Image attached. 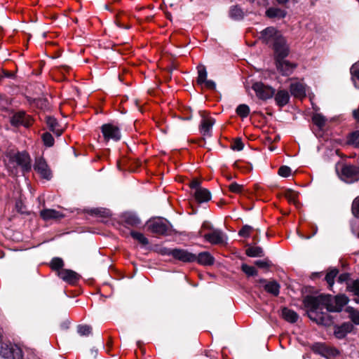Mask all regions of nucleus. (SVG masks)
I'll return each instance as SVG.
<instances>
[{
	"mask_svg": "<svg viewBox=\"0 0 359 359\" xmlns=\"http://www.w3.org/2000/svg\"><path fill=\"white\" fill-rule=\"evenodd\" d=\"M282 316L287 322L293 323H295L299 318L298 314L286 307L282 309Z\"/></svg>",
	"mask_w": 359,
	"mask_h": 359,
	"instance_id": "obj_22",
	"label": "nucleus"
},
{
	"mask_svg": "<svg viewBox=\"0 0 359 359\" xmlns=\"http://www.w3.org/2000/svg\"><path fill=\"white\" fill-rule=\"evenodd\" d=\"M290 99L288 93L286 90H278L276 95L275 100L279 106L285 105Z\"/></svg>",
	"mask_w": 359,
	"mask_h": 359,
	"instance_id": "obj_23",
	"label": "nucleus"
},
{
	"mask_svg": "<svg viewBox=\"0 0 359 359\" xmlns=\"http://www.w3.org/2000/svg\"><path fill=\"white\" fill-rule=\"evenodd\" d=\"M244 147V144L241 141V138H237L233 142V144L231 145V148L233 150L241 151Z\"/></svg>",
	"mask_w": 359,
	"mask_h": 359,
	"instance_id": "obj_48",
	"label": "nucleus"
},
{
	"mask_svg": "<svg viewBox=\"0 0 359 359\" xmlns=\"http://www.w3.org/2000/svg\"><path fill=\"white\" fill-rule=\"evenodd\" d=\"M348 142L355 147L359 148V131L354 132L351 134Z\"/></svg>",
	"mask_w": 359,
	"mask_h": 359,
	"instance_id": "obj_40",
	"label": "nucleus"
},
{
	"mask_svg": "<svg viewBox=\"0 0 359 359\" xmlns=\"http://www.w3.org/2000/svg\"><path fill=\"white\" fill-rule=\"evenodd\" d=\"M291 173V169L288 166L283 165L278 170V175L283 177H288Z\"/></svg>",
	"mask_w": 359,
	"mask_h": 359,
	"instance_id": "obj_47",
	"label": "nucleus"
},
{
	"mask_svg": "<svg viewBox=\"0 0 359 359\" xmlns=\"http://www.w3.org/2000/svg\"><path fill=\"white\" fill-rule=\"evenodd\" d=\"M0 356L4 359H21L23 357L22 351L16 344H4L0 347Z\"/></svg>",
	"mask_w": 359,
	"mask_h": 359,
	"instance_id": "obj_3",
	"label": "nucleus"
},
{
	"mask_svg": "<svg viewBox=\"0 0 359 359\" xmlns=\"http://www.w3.org/2000/svg\"><path fill=\"white\" fill-rule=\"evenodd\" d=\"M283 195L290 203L297 204V198L298 196L297 192H295L292 189H288L285 191Z\"/></svg>",
	"mask_w": 359,
	"mask_h": 359,
	"instance_id": "obj_35",
	"label": "nucleus"
},
{
	"mask_svg": "<svg viewBox=\"0 0 359 359\" xmlns=\"http://www.w3.org/2000/svg\"><path fill=\"white\" fill-rule=\"evenodd\" d=\"M313 122L318 128H322L326 123L327 119L320 114H315L312 117Z\"/></svg>",
	"mask_w": 359,
	"mask_h": 359,
	"instance_id": "obj_33",
	"label": "nucleus"
},
{
	"mask_svg": "<svg viewBox=\"0 0 359 359\" xmlns=\"http://www.w3.org/2000/svg\"><path fill=\"white\" fill-rule=\"evenodd\" d=\"M40 215L46 221L58 220L65 217L63 213L53 209H44L40 212Z\"/></svg>",
	"mask_w": 359,
	"mask_h": 359,
	"instance_id": "obj_16",
	"label": "nucleus"
},
{
	"mask_svg": "<svg viewBox=\"0 0 359 359\" xmlns=\"http://www.w3.org/2000/svg\"><path fill=\"white\" fill-rule=\"evenodd\" d=\"M266 15L269 18H283L285 16L286 13L280 8L272 7L266 11Z\"/></svg>",
	"mask_w": 359,
	"mask_h": 359,
	"instance_id": "obj_24",
	"label": "nucleus"
},
{
	"mask_svg": "<svg viewBox=\"0 0 359 359\" xmlns=\"http://www.w3.org/2000/svg\"><path fill=\"white\" fill-rule=\"evenodd\" d=\"M349 299L345 294L334 297L330 294H320L316 297L306 296L304 299L306 307L309 308L308 317L318 325L330 326L333 319L328 312H340L348 304Z\"/></svg>",
	"mask_w": 359,
	"mask_h": 359,
	"instance_id": "obj_1",
	"label": "nucleus"
},
{
	"mask_svg": "<svg viewBox=\"0 0 359 359\" xmlns=\"http://www.w3.org/2000/svg\"><path fill=\"white\" fill-rule=\"evenodd\" d=\"M203 237L207 241L213 245L222 243L224 241V235L219 229H213L211 233L205 234Z\"/></svg>",
	"mask_w": 359,
	"mask_h": 359,
	"instance_id": "obj_15",
	"label": "nucleus"
},
{
	"mask_svg": "<svg viewBox=\"0 0 359 359\" xmlns=\"http://www.w3.org/2000/svg\"><path fill=\"white\" fill-rule=\"evenodd\" d=\"M272 45L277 57H285L288 55L289 48L282 34Z\"/></svg>",
	"mask_w": 359,
	"mask_h": 359,
	"instance_id": "obj_10",
	"label": "nucleus"
},
{
	"mask_svg": "<svg viewBox=\"0 0 359 359\" xmlns=\"http://www.w3.org/2000/svg\"><path fill=\"white\" fill-rule=\"evenodd\" d=\"M42 139L44 144L47 147H52L54 144V139L48 133H44L42 136Z\"/></svg>",
	"mask_w": 359,
	"mask_h": 359,
	"instance_id": "obj_41",
	"label": "nucleus"
},
{
	"mask_svg": "<svg viewBox=\"0 0 359 359\" xmlns=\"http://www.w3.org/2000/svg\"><path fill=\"white\" fill-rule=\"evenodd\" d=\"M279 4H285L289 1V0H276Z\"/></svg>",
	"mask_w": 359,
	"mask_h": 359,
	"instance_id": "obj_58",
	"label": "nucleus"
},
{
	"mask_svg": "<svg viewBox=\"0 0 359 359\" xmlns=\"http://www.w3.org/2000/svg\"><path fill=\"white\" fill-rule=\"evenodd\" d=\"M353 325L349 322L344 323L341 325L334 326V334L337 339H344L348 333L353 330Z\"/></svg>",
	"mask_w": 359,
	"mask_h": 359,
	"instance_id": "obj_14",
	"label": "nucleus"
},
{
	"mask_svg": "<svg viewBox=\"0 0 359 359\" xmlns=\"http://www.w3.org/2000/svg\"><path fill=\"white\" fill-rule=\"evenodd\" d=\"M312 350L313 352L318 353L321 357L327 358L331 357H337L339 355V353L337 349L320 343L313 344L312 346Z\"/></svg>",
	"mask_w": 359,
	"mask_h": 359,
	"instance_id": "obj_8",
	"label": "nucleus"
},
{
	"mask_svg": "<svg viewBox=\"0 0 359 359\" xmlns=\"http://www.w3.org/2000/svg\"><path fill=\"white\" fill-rule=\"evenodd\" d=\"M1 340H2V331L0 329V342L1 341Z\"/></svg>",
	"mask_w": 359,
	"mask_h": 359,
	"instance_id": "obj_59",
	"label": "nucleus"
},
{
	"mask_svg": "<svg viewBox=\"0 0 359 359\" xmlns=\"http://www.w3.org/2000/svg\"><path fill=\"white\" fill-rule=\"evenodd\" d=\"M197 256L187 250H181V262H193L196 261Z\"/></svg>",
	"mask_w": 359,
	"mask_h": 359,
	"instance_id": "obj_32",
	"label": "nucleus"
},
{
	"mask_svg": "<svg viewBox=\"0 0 359 359\" xmlns=\"http://www.w3.org/2000/svg\"><path fill=\"white\" fill-rule=\"evenodd\" d=\"M190 187H191V188H193V189H194V188H195L196 189L197 188H201V187L199 186V182H198V181H197V180H194V181H192V182H191V183L190 184Z\"/></svg>",
	"mask_w": 359,
	"mask_h": 359,
	"instance_id": "obj_55",
	"label": "nucleus"
},
{
	"mask_svg": "<svg viewBox=\"0 0 359 359\" xmlns=\"http://www.w3.org/2000/svg\"><path fill=\"white\" fill-rule=\"evenodd\" d=\"M58 276L63 280L73 283L79 279V275L74 271L62 269L57 271Z\"/></svg>",
	"mask_w": 359,
	"mask_h": 359,
	"instance_id": "obj_17",
	"label": "nucleus"
},
{
	"mask_svg": "<svg viewBox=\"0 0 359 359\" xmlns=\"http://www.w3.org/2000/svg\"><path fill=\"white\" fill-rule=\"evenodd\" d=\"M63 266V261L60 258H54L51 261V267L54 270H57V271L62 269Z\"/></svg>",
	"mask_w": 359,
	"mask_h": 359,
	"instance_id": "obj_43",
	"label": "nucleus"
},
{
	"mask_svg": "<svg viewBox=\"0 0 359 359\" xmlns=\"http://www.w3.org/2000/svg\"><path fill=\"white\" fill-rule=\"evenodd\" d=\"M12 160L21 166L23 170L28 171L31 168L29 156L27 153H18L12 157Z\"/></svg>",
	"mask_w": 359,
	"mask_h": 359,
	"instance_id": "obj_13",
	"label": "nucleus"
},
{
	"mask_svg": "<svg viewBox=\"0 0 359 359\" xmlns=\"http://www.w3.org/2000/svg\"><path fill=\"white\" fill-rule=\"evenodd\" d=\"M350 278V273H344L339 275L338 278V281L340 283L346 282Z\"/></svg>",
	"mask_w": 359,
	"mask_h": 359,
	"instance_id": "obj_50",
	"label": "nucleus"
},
{
	"mask_svg": "<svg viewBox=\"0 0 359 359\" xmlns=\"http://www.w3.org/2000/svg\"><path fill=\"white\" fill-rule=\"evenodd\" d=\"M194 195L198 203H207L211 200V193L205 188H197Z\"/></svg>",
	"mask_w": 359,
	"mask_h": 359,
	"instance_id": "obj_18",
	"label": "nucleus"
},
{
	"mask_svg": "<svg viewBox=\"0 0 359 359\" xmlns=\"http://www.w3.org/2000/svg\"><path fill=\"white\" fill-rule=\"evenodd\" d=\"M196 261L202 265L210 266L213 264L215 259L208 252H203L198 254Z\"/></svg>",
	"mask_w": 359,
	"mask_h": 359,
	"instance_id": "obj_21",
	"label": "nucleus"
},
{
	"mask_svg": "<svg viewBox=\"0 0 359 359\" xmlns=\"http://www.w3.org/2000/svg\"><path fill=\"white\" fill-rule=\"evenodd\" d=\"M241 269L244 273H245L248 276H256L257 274V271L255 267L248 266V264H243L241 266Z\"/></svg>",
	"mask_w": 359,
	"mask_h": 359,
	"instance_id": "obj_39",
	"label": "nucleus"
},
{
	"mask_svg": "<svg viewBox=\"0 0 359 359\" xmlns=\"http://www.w3.org/2000/svg\"><path fill=\"white\" fill-rule=\"evenodd\" d=\"M31 121L30 117L27 116L23 111L15 114L11 119V124L15 126L21 125L25 127H29L31 125Z\"/></svg>",
	"mask_w": 359,
	"mask_h": 359,
	"instance_id": "obj_12",
	"label": "nucleus"
},
{
	"mask_svg": "<svg viewBox=\"0 0 359 359\" xmlns=\"http://www.w3.org/2000/svg\"><path fill=\"white\" fill-rule=\"evenodd\" d=\"M353 116L355 120L359 121V108L353 111Z\"/></svg>",
	"mask_w": 359,
	"mask_h": 359,
	"instance_id": "obj_56",
	"label": "nucleus"
},
{
	"mask_svg": "<svg viewBox=\"0 0 359 359\" xmlns=\"http://www.w3.org/2000/svg\"><path fill=\"white\" fill-rule=\"evenodd\" d=\"M191 237L189 233H187L185 231L181 232V241H187L189 240Z\"/></svg>",
	"mask_w": 359,
	"mask_h": 359,
	"instance_id": "obj_54",
	"label": "nucleus"
},
{
	"mask_svg": "<svg viewBox=\"0 0 359 359\" xmlns=\"http://www.w3.org/2000/svg\"><path fill=\"white\" fill-rule=\"evenodd\" d=\"M236 111L241 118H245L250 114V108L247 104H242L237 107Z\"/></svg>",
	"mask_w": 359,
	"mask_h": 359,
	"instance_id": "obj_34",
	"label": "nucleus"
},
{
	"mask_svg": "<svg viewBox=\"0 0 359 359\" xmlns=\"http://www.w3.org/2000/svg\"><path fill=\"white\" fill-rule=\"evenodd\" d=\"M255 265L261 269H267L270 266L269 261L267 259L264 260H257L255 262Z\"/></svg>",
	"mask_w": 359,
	"mask_h": 359,
	"instance_id": "obj_49",
	"label": "nucleus"
},
{
	"mask_svg": "<svg viewBox=\"0 0 359 359\" xmlns=\"http://www.w3.org/2000/svg\"><path fill=\"white\" fill-rule=\"evenodd\" d=\"M214 123L215 121L213 119H207L203 118L201 125V129L203 135H209V132Z\"/></svg>",
	"mask_w": 359,
	"mask_h": 359,
	"instance_id": "obj_28",
	"label": "nucleus"
},
{
	"mask_svg": "<svg viewBox=\"0 0 359 359\" xmlns=\"http://www.w3.org/2000/svg\"><path fill=\"white\" fill-rule=\"evenodd\" d=\"M276 67L283 75L287 76L293 72L296 65L284 60V57H277Z\"/></svg>",
	"mask_w": 359,
	"mask_h": 359,
	"instance_id": "obj_11",
	"label": "nucleus"
},
{
	"mask_svg": "<svg viewBox=\"0 0 359 359\" xmlns=\"http://www.w3.org/2000/svg\"><path fill=\"white\" fill-rule=\"evenodd\" d=\"M18 204H19V203H16V206H17V207H20V205H18Z\"/></svg>",
	"mask_w": 359,
	"mask_h": 359,
	"instance_id": "obj_63",
	"label": "nucleus"
},
{
	"mask_svg": "<svg viewBox=\"0 0 359 359\" xmlns=\"http://www.w3.org/2000/svg\"><path fill=\"white\" fill-rule=\"evenodd\" d=\"M229 15L234 20H241L244 16L243 11L238 6H233L231 8Z\"/></svg>",
	"mask_w": 359,
	"mask_h": 359,
	"instance_id": "obj_31",
	"label": "nucleus"
},
{
	"mask_svg": "<svg viewBox=\"0 0 359 359\" xmlns=\"http://www.w3.org/2000/svg\"><path fill=\"white\" fill-rule=\"evenodd\" d=\"M317 232V228H316V229H313V233L312 236L315 235Z\"/></svg>",
	"mask_w": 359,
	"mask_h": 359,
	"instance_id": "obj_60",
	"label": "nucleus"
},
{
	"mask_svg": "<svg viewBox=\"0 0 359 359\" xmlns=\"http://www.w3.org/2000/svg\"><path fill=\"white\" fill-rule=\"evenodd\" d=\"M205 79H207V72L205 67L201 66L198 69V83H202Z\"/></svg>",
	"mask_w": 359,
	"mask_h": 359,
	"instance_id": "obj_42",
	"label": "nucleus"
},
{
	"mask_svg": "<svg viewBox=\"0 0 359 359\" xmlns=\"http://www.w3.org/2000/svg\"><path fill=\"white\" fill-rule=\"evenodd\" d=\"M201 228L212 230V231H213V229H215L212 224L208 221H205L203 223Z\"/></svg>",
	"mask_w": 359,
	"mask_h": 359,
	"instance_id": "obj_53",
	"label": "nucleus"
},
{
	"mask_svg": "<svg viewBox=\"0 0 359 359\" xmlns=\"http://www.w3.org/2000/svg\"><path fill=\"white\" fill-rule=\"evenodd\" d=\"M130 234L134 239L137 240L141 244L147 245L149 243L147 238L142 233L131 231Z\"/></svg>",
	"mask_w": 359,
	"mask_h": 359,
	"instance_id": "obj_37",
	"label": "nucleus"
},
{
	"mask_svg": "<svg viewBox=\"0 0 359 359\" xmlns=\"http://www.w3.org/2000/svg\"><path fill=\"white\" fill-rule=\"evenodd\" d=\"M355 302L357 304H359V298H356V299H355Z\"/></svg>",
	"mask_w": 359,
	"mask_h": 359,
	"instance_id": "obj_61",
	"label": "nucleus"
},
{
	"mask_svg": "<svg viewBox=\"0 0 359 359\" xmlns=\"http://www.w3.org/2000/svg\"><path fill=\"white\" fill-rule=\"evenodd\" d=\"M229 189L233 193L240 194L243 191V186L233 182L229 186Z\"/></svg>",
	"mask_w": 359,
	"mask_h": 359,
	"instance_id": "obj_45",
	"label": "nucleus"
},
{
	"mask_svg": "<svg viewBox=\"0 0 359 359\" xmlns=\"http://www.w3.org/2000/svg\"><path fill=\"white\" fill-rule=\"evenodd\" d=\"M252 230V227L249 225H245L243 228L239 231L238 234L243 237H248L251 231Z\"/></svg>",
	"mask_w": 359,
	"mask_h": 359,
	"instance_id": "obj_46",
	"label": "nucleus"
},
{
	"mask_svg": "<svg viewBox=\"0 0 359 359\" xmlns=\"http://www.w3.org/2000/svg\"><path fill=\"white\" fill-rule=\"evenodd\" d=\"M347 290L359 297V279L347 284Z\"/></svg>",
	"mask_w": 359,
	"mask_h": 359,
	"instance_id": "obj_36",
	"label": "nucleus"
},
{
	"mask_svg": "<svg viewBox=\"0 0 359 359\" xmlns=\"http://www.w3.org/2000/svg\"><path fill=\"white\" fill-rule=\"evenodd\" d=\"M259 283L262 284L265 290L274 295L278 296L280 290V285L275 280L267 282L264 279H260Z\"/></svg>",
	"mask_w": 359,
	"mask_h": 359,
	"instance_id": "obj_19",
	"label": "nucleus"
},
{
	"mask_svg": "<svg viewBox=\"0 0 359 359\" xmlns=\"http://www.w3.org/2000/svg\"><path fill=\"white\" fill-rule=\"evenodd\" d=\"M18 204H19V203H16V206H17V207H20V205H18Z\"/></svg>",
	"mask_w": 359,
	"mask_h": 359,
	"instance_id": "obj_62",
	"label": "nucleus"
},
{
	"mask_svg": "<svg viewBox=\"0 0 359 359\" xmlns=\"http://www.w3.org/2000/svg\"><path fill=\"white\" fill-rule=\"evenodd\" d=\"M351 210L355 217H359V196L353 200Z\"/></svg>",
	"mask_w": 359,
	"mask_h": 359,
	"instance_id": "obj_44",
	"label": "nucleus"
},
{
	"mask_svg": "<svg viewBox=\"0 0 359 359\" xmlns=\"http://www.w3.org/2000/svg\"><path fill=\"white\" fill-rule=\"evenodd\" d=\"M34 168L43 178L46 180L50 178L51 171L43 158H37L36 159Z\"/></svg>",
	"mask_w": 359,
	"mask_h": 359,
	"instance_id": "obj_9",
	"label": "nucleus"
},
{
	"mask_svg": "<svg viewBox=\"0 0 359 359\" xmlns=\"http://www.w3.org/2000/svg\"><path fill=\"white\" fill-rule=\"evenodd\" d=\"M341 177L347 182H352L359 178V167L353 165H344L341 170Z\"/></svg>",
	"mask_w": 359,
	"mask_h": 359,
	"instance_id": "obj_4",
	"label": "nucleus"
},
{
	"mask_svg": "<svg viewBox=\"0 0 359 359\" xmlns=\"http://www.w3.org/2000/svg\"><path fill=\"white\" fill-rule=\"evenodd\" d=\"M281 35V33L278 31L275 27H269L263 29L260 32L259 39L266 44L272 45L276 40L278 39Z\"/></svg>",
	"mask_w": 359,
	"mask_h": 359,
	"instance_id": "obj_7",
	"label": "nucleus"
},
{
	"mask_svg": "<svg viewBox=\"0 0 359 359\" xmlns=\"http://www.w3.org/2000/svg\"><path fill=\"white\" fill-rule=\"evenodd\" d=\"M245 253L248 256L251 257H261L264 255L263 249L260 247H249Z\"/></svg>",
	"mask_w": 359,
	"mask_h": 359,
	"instance_id": "obj_25",
	"label": "nucleus"
},
{
	"mask_svg": "<svg viewBox=\"0 0 359 359\" xmlns=\"http://www.w3.org/2000/svg\"><path fill=\"white\" fill-rule=\"evenodd\" d=\"M147 225L149 231L159 235L166 234L171 228L168 221L162 217L152 218L147 222Z\"/></svg>",
	"mask_w": 359,
	"mask_h": 359,
	"instance_id": "obj_2",
	"label": "nucleus"
},
{
	"mask_svg": "<svg viewBox=\"0 0 359 359\" xmlns=\"http://www.w3.org/2000/svg\"><path fill=\"white\" fill-rule=\"evenodd\" d=\"M250 1L251 2H254V1H255V0H250Z\"/></svg>",
	"mask_w": 359,
	"mask_h": 359,
	"instance_id": "obj_64",
	"label": "nucleus"
},
{
	"mask_svg": "<svg viewBox=\"0 0 359 359\" xmlns=\"http://www.w3.org/2000/svg\"><path fill=\"white\" fill-rule=\"evenodd\" d=\"M101 130L106 141H118L121 139L120 130L117 126L110 123L104 124L101 127Z\"/></svg>",
	"mask_w": 359,
	"mask_h": 359,
	"instance_id": "obj_6",
	"label": "nucleus"
},
{
	"mask_svg": "<svg viewBox=\"0 0 359 359\" xmlns=\"http://www.w3.org/2000/svg\"><path fill=\"white\" fill-rule=\"evenodd\" d=\"M252 89L257 96L261 100H267L273 97L275 90L270 86H265L261 82H256L252 85Z\"/></svg>",
	"mask_w": 359,
	"mask_h": 359,
	"instance_id": "obj_5",
	"label": "nucleus"
},
{
	"mask_svg": "<svg viewBox=\"0 0 359 359\" xmlns=\"http://www.w3.org/2000/svg\"><path fill=\"white\" fill-rule=\"evenodd\" d=\"M351 74L353 77H356L359 80V69L356 67L355 65H353L351 68Z\"/></svg>",
	"mask_w": 359,
	"mask_h": 359,
	"instance_id": "obj_51",
	"label": "nucleus"
},
{
	"mask_svg": "<svg viewBox=\"0 0 359 359\" xmlns=\"http://www.w3.org/2000/svg\"><path fill=\"white\" fill-rule=\"evenodd\" d=\"M92 328L89 325H81L77 327V332L81 336H88L91 333Z\"/></svg>",
	"mask_w": 359,
	"mask_h": 359,
	"instance_id": "obj_38",
	"label": "nucleus"
},
{
	"mask_svg": "<svg viewBox=\"0 0 359 359\" xmlns=\"http://www.w3.org/2000/svg\"><path fill=\"white\" fill-rule=\"evenodd\" d=\"M290 93L295 97L302 99L306 97V89L304 84L298 82L290 84Z\"/></svg>",
	"mask_w": 359,
	"mask_h": 359,
	"instance_id": "obj_20",
	"label": "nucleus"
},
{
	"mask_svg": "<svg viewBox=\"0 0 359 359\" xmlns=\"http://www.w3.org/2000/svg\"><path fill=\"white\" fill-rule=\"evenodd\" d=\"M203 83H205V86L210 89H215V83L211 80L205 79Z\"/></svg>",
	"mask_w": 359,
	"mask_h": 359,
	"instance_id": "obj_52",
	"label": "nucleus"
},
{
	"mask_svg": "<svg viewBox=\"0 0 359 359\" xmlns=\"http://www.w3.org/2000/svg\"><path fill=\"white\" fill-rule=\"evenodd\" d=\"M46 123L49 127L50 130L53 131L57 136L62 134V130L57 128V122L55 118L48 116L46 118Z\"/></svg>",
	"mask_w": 359,
	"mask_h": 359,
	"instance_id": "obj_27",
	"label": "nucleus"
},
{
	"mask_svg": "<svg viewBox=\"0 0 359 359\" xmlns=\"http://www.w3.org/2000/svg\"><path fill=\"white\" fill-rule=\"evenodd\" d=\"M124 222L128 225L137 226L140 224V219L134 214L128 213L124 216Z\"/></svg>",
	"mask_w": 359,
	"mask_h": 359,
	"instance_id": "obj_26",
	"label": "nucleus"
},
{
	"mask_svg": "<svg viewBox=\"0 0 359 359\" xmlns=\"http://www.w3.org/2000/svg\"><path fill=\"white\" fill-rule=\"evenodd\" d=\"M2 73H3V75L6 77H12L13 76V74L7 72V71H5V70H2Z\"/></svg>",
	"mask_w": 359,
	"mask_h": 359,
	"instance_id": "obj_57",
	"label": "nucleus"
},
{
	"mask_svg": "<svg viewBox=\"0 0 359 359\" xmlns=\"http://www.w3.org/2000/svg\"><path fill=\"white\" fill-rule=\"evenodd\" d=\"M339 273V270L336 268L329 269L328 272L325 276V280L327 281L329 286L331 287L334 283V278Z\"/></svg>",
	"mask_w": 359,
	"mask_h": 359,
	"instance_id": "obj_29",
	"label": "nucleus"
},
{
	"mask_svg": "<svg viewBox=\"0 0 359 359\" xmlns=\"http://www.w3.org/2000/svg\"><path fill=\"white\" fill-rule=\"evenodd\" d=\"M346 311L348 313V317L351 320V321L355 325H359V311L351 306L347 307Z\"/></svg>",
	"mask_w": 359,
	"mask_h": 359,
	"instance_id": "obj_30",
	"label": "nucleus"
}]
</instances>
